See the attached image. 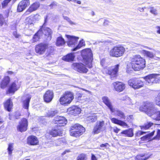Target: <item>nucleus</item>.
<instances>
[{"label": "nucleus", "mask_w": 160, "mask_h": 160, "mask_svg": "<svg viewBox=\"0 0 160 160\" xmlns=\"http://www.w3.org/2000/svg\"><path fill=\"white\" fill-rule=\"evenodd\" d=\"M32 16H29V17L26 18V20L27 23L28 24H31L32 23V21L31 19Z\"/></svg>", "instance_id": "obj_51"}, {"label": "nucleus", "mask_w": 160, "mask_h": 160, "mask_svg": "<svg viewBox=\"0 0 160 160\" xmlns=\"http://www.w3.org/2000/svg\"><path fill=\"white\" fill-rule=\"evenodd\" d=\"M83 59H85V61L84 62L86 66L89 68H91L92 67V61L93 60L92 55L88 57L87 56L86 58H83Z\"/></svg>", "instance_id": "obj_33"}, {"label": "nucleus", "mask_w": 160, "mask_h": 160, "mask_svg": "<svg viewBox=\"0 0 160 160\" xmlns=\"http://www.w3.org/2000/svg\"><path fill=\"white\" fill-rule=\"evenodd\" d=\"M54 96V93L52 90L46 91L43 95V100L44 102L48 103L52 100Z\"/></svg>", "instance_id": "obj_19"}, {"label": "nucleus", "mask_w": 160, "mask_h": 160, "mask_svg": "<svg viewBox=\"0 0 160 160\" xmlns=\"http://www.w3.org/2000/svg\"><path fill=\"white\" fill-rule=\"evenodd\" d=\"M31 99V97L29 96L25 100L22 101V107L26 110H28L29 108V102Z\"/></svg>", "instance_id": "obj_37"}, {"label": "nucleus", "mask_w": 160, "mask_h": 160, "mask_svg": "<svg viewBox=\"0 0 160 160\" xmlns=\"http://www.w3.org/2000/svg\"><path fill=\"white\" fill-rule=\"evenodd\" d=\"M119 67V64L106 67L102 69V72L103 74L109 76L111 80H113L116 79L118 76Z\"/></svg>", "instance_id": "obj_2"}, {"label": "nucleus", "mask_w": 160, "mask_h": 160, "mask_svg": "<svg viewBox=\"0 0 160 160\" xmlns=\"http://www.w3.org/2000/svg\"><path fill=\"white\" fill-rule=\"evenodd\" d=\"M21 82L18 80H14L9 84L6 91L7 94H14L15 92L18 90L21 86Z\"/></svg>", "instance_id": "obj_6"}, {"label": "nucleus", "mask_w": 160, "mask_h": 160, "mask_svg": "<svg viewBox=\"0 0 160 160\" xmlns=\"http://www.w3.org/2000/svg\"><path fill=\"white\" fill-rule=\"evenodd\" d=\"M146 133V132H143L141 131H137L135 134V135L136 136L139 137L143 134H144Z\"/></svg>", "instance_id": "obj_52"}, {"label": "nucleus", "mask_w": 160, "mask_h": 160, "mask_svg": "<svg viewBox=\"0 0 160 160\" xmlns=\"http://www.w3.org/2000/svg\"><path fill=\"white\" fill-rule=\"evenodd\" d=\"M62 130L61 129L54 128L49 131V132L46 134L45 137L48 139V138L49 135L53 137L61 136L62 135Z\"/></svg>", "instance_id": "obj_14"}, {"label": "nucleus", "mask_w": 160, "mask_h": 160, "mask_svg": "<svg viewBox=\"0 0 160 160\" xmlns=\"http://www.w3.org/2000/svg\"><path fill=\"white\" fill-rule=\"evenodd\" d=\"M74 98L73 93L70 91L65 92L60 98L59 101L61 105L66 106L70 104Z\"/></svg>", "instance_id": "obj_5"}, {"label": "nucleus", "mask_w": 160, "mask_h": 160, "mask_svg": "<svg viewBox=\"0 0 160 160\" xmlns=\"http://www.w3.org/2000/svg\"><path fill=\"white\" fill-rule=\"evenodd\" d=\"M4 109L9 112L11 111L13 107V104L11 98L6 100L3 103Z\"/></svg>", "instance_id": "obj_26"}, {"label": "nucleus", "mask_w": 160, "mask_h": 160, "mask_svg": "<svg viewBox=\"0 0 160 160\" xmlns=\"http://www.w3.org/2000/svg\"><path fill=\"white\" fill-rule=\"evenodd\" d=\"M102 102L107 107L111 112H114L115 111V108L113 107L111 102L108 98L107 96H103L102 98Z\"/></svg>", "instance_id": "obj_21"}, {"label": "nucleus", "mask_w": 160, "mask_h": 160, "mask_svg": "<svg viewBox=\"0 0 160 160\" xmlns=\"http://www.w3.org/2000/svg\"><path fill=\"white\" fill-rule=\"evenodd\" d=\"M87 157L86 154L81 153L77 157V160H87Z\"/></svg>", "instance_id": "obj_44"}, {"label": "nucleus", "mask_w": 160, "mask_h": 160, "mask_svg": "<svg viewBox=\"0 0 160 160\" xmlns=\"http://www.w3.org/2000/svg\"><path fill=\"white\" fill-rule=\"evenodd\" d=\"M10 11L9 9H7L3 10L1 13L0 12V27H2L4 24H6L5 19L8 18Z\"/></svg>", "instance_id": "obj_18"}, {"label": "nucleus", "mask_w": 160, "mask_h": 160, "mask_svg": "<svg viewBox=\"0 0 160 160\" xmlns=\"http://www.w3.org/2000/svg\"><path fill=\"white\" fill-rule=\"evenodd\" d=\"M40 7V3L39 2H35L32 3L26 10L25 13L27 14L37 10Z\"/></svg>", "instance_id": "obj_24"}, {"label": "nucleus", "mask_w": 160, "mask_h": 160, "mask_svg": "<svg viewBox=\"0 0 160 160\" xmlns=\"http://www.w3.org/2000/svg\"><path fill=\"white\" fill-rule=\"evenodd\" d=\"M149 116L156 121H160V111L153 109Z\"/></svg>", "instance_id": "obj_28"}, {"label": "nucleus", "mask_w": 160, "mask_h": 160, "mask_svg": "<svg viewBox=\"0 0 160 160\" xmlns=\"http://www.w3.org/2000/svg\"><path fill=\"white\" fill-rule=\"evenodd\" d=\"M48 16H46L44 18V22L42 26H43V27H45L46 25V23H47L48 21Z\"/></svg>", "instance_id": "obj_60"}, {"label": "nucleus", "mask_w": 160, "mask_h": 160, "mask_svg": "<svg viewBox=\"0 0 160 160\" xmlns=\"http://www.w3.org/2000/svg\"><path fill=\"white\" fill-rule=\"evenodd\" d=\"M109 144L108 143H105L104 144H102L100 145V147L101 148L105 147L106 148L107 146H109Z\"/></svg>", "instance_id": "obj_62"}, {"label": "nucleus", "mask_w": 160, "mask_h": 160, "mask_svg": "<svg viewBox=\"0 0 160 160\" xmlns=\"http://www.w3.org/2000/svg\"><path fill=\"white\" fill-rule=\"evenodd\" d=\"M98 117L94 114L87 117V120L90 122H94L97 120Z\"/></svg>", "instance_id": "obj_39"}, {"label": "nucleus", "mask_w": 160, "mask_h": 160, "mask_svg": "<svg viewBox=\"0 0 160 160\" xmlns=\"http://www.w3.org/2000/svg\"><path fill=\"white\" fill-rule=\"evenodd\" d=\"M41 28L42 30V36L44 35V38L46 39L51 40L53 33L52 29L48 27H43V26H41L39 28Z\"/></svg>", "instance_id": "obj_16"}, {"label": "nucleus", "mask_w": 160, "mask_h": 160, "mask_svg": "<svg viewBox=\"0 0 160 160\" xmlns=\"http://www.w3.org/2000/svg\"><path fill=\"white\" fill-rule=\"evenodd\" d=\"M130 67L135 71L143 70L146 67V60L140 55H133L130 58Z\"/></svg>", "instance_id": "obj_1"}, {"label": "nucleus", "mask_w": 160, "mask_h": 160, "mask_svg": "<svg viewBox=\"0 0 160 160\" xmlns=\"http://www.w3.org/2000/svg\"><path fill=\"white\" fill-rule=\"evenodd\" d=\"M155 132V130H153L151 133H150L149 134H147V136H148L149 138H151V137H152L154 134Z\"/></svg>", "instance_id": "obj_57"}, {"label": "nucleus", "mask_w": 160, "mask_h": 160, "mask_svg": "<svg viewBox=\"0 0 160 160\" xmlns=\"http://www.w3.org/2000/svg\"><path fill=\"white\" fill-rule=\"evenodd\" d=\"M30 5V0H22L18 3L17 8V12H20L24 10Z\"/></svg>", "instance_id": "obj_12"}, {"label": "nucleus", "mask_w": 160, "mask_h": 160, "mask_svg": "<svg viewBox=\"0 0 160 160\" xmlns=\"http://www.w3.org/2000/svg\"><path fill=\"white\" fill-rule=\"evenodd\" d=\"M158 76V74H151L144 77L143 78L148 83H152L157 81Z\"/></svg>", "instance_id": "obj_25"}, {"label": "nucleus", "mask_w": 160, "mask_h": 160, "mask_svg": "<svg viewBox=\"0 0 160 160\" xmlns=\"http://www.w3.org/2000/svg\"><path fill=\"white\" fill-rule=\"evenodd\" d=\"M8 4L4 0L2 3V7L4 8L8 6Z\"/></svg>", "instance_id": "obj_59"}, {"label": "nucleus", "mask_w": 160, "mask_h": 160, "mask_svg": "<svg viewBox=\"0 0 160 160\" xmlns=\"http://www.w3.org/2000/svg\"><path fill=\"white\" fill-rule=\"evenodd\" d=\"M48 44L47 43L41 42L36 44L35 46V51L38 55L44 54L48 48Z\"/></svg>", "instance_id": "obj_8"}, {"label": "nucleus", "mask_w": 160, "mask_h": 160, "mask_svg": "<svg viewBox=\"0 0 160 160\" xmlns=\"http://www.w3.org/2000/svg\"><path fill=\"white\" fill-rule=\"evenodd\" d=\"M153 140V138H149L147 135L143 136L140 138V141L141 143H145L147 142L152 141Z\"/></svg>", "instance_id": "obj_40"}, {"label": "nucleus", "mask_w": 160, "mask_h": 160, "mask_svg": "<svg viewBox=\"0 0 160 160\" xmlns=\"http://www.w3.org/2000/svg\"><path fill=\"white\" fill-rule=\"evenodd\" d=\"M75 56L73 53L71 52L64 56L62 59L64 61L71 62L74 61Z\"/></svg>", "instance_id": "obj_30"}, {"label": "nucleus", "mask_w": 160, "mask_h": 160, "mask_svg": "<svg viewBox=\"0 0 160 160\" xmlns=\"http://www.w3.org/2000/svg\"><path fill=\"white\" fill-rule=\"evenodd\" d=\"M111 122L115 124H117L122 127H128V125L123 121L118 119L115 118H111Z\"/></svg>", "instance_id": "obj_32"}, {"label": "nucleus", "mask_w": 160, "mask_h": 160, "mask_svg": "<svg viewBox=\"0 0 160 160\" xmlns=\"http://www.w3.org/2000/svg\"><path fill=\"white\" fill-rule=\"evenodd\" d=\"M49 6L50 7L51 9H52L54 7L57 6V4L56 2H53L50 4Z\"/></svg>", "instance_id": "obj_54"}, {"label": "nucleus", "mask_w": 160, "mask_h": 160, "mask_svg": "<svg viewBox=\"0 0 160 160\" xmlns=\"http://www.w3.org/2000/svg\"><path fill=\"white\" fill-rule=\"evenodd\" d=\"M155 132V130H153L151 133H150L149 134H147V136H148L149 138H151V137H152L154 134Z\"/></svg>", "instance_id": "obj_58"}, {"label": "nucleus", "mask_w": 160, "mask_h": 160, "mask_svg": "<svg viewBox=\"0 0 160 160\" xmlns=\"http://www.w3.org/2000/svg\"><path fill=\"white\" fill-rule=\"evenodd\" d=\"M120 130V129L117 127H115L113 129V131L116 133H118Z\"/></svg>", "instance_id": "obj_61"}, {"label": "nucleus", "mask_w": 160, "mask_h": 160, "mask_svg": "<svg viewBox=\"0 0 160 160\" xmlns=\"http://www.w3.org/2000/svg\"><path fill=\"white\" fill-rule=\"evenodd\" d=\"M54 51V49L53 48L50 49V52L48 53L47 56H50L52 55H53Z\"/></svg>", "instance_id": "obj_56"}, {"label": "nucleus", "mask_w": 160, "mask_h": 160, "mask_svg": "<svg viewBox=\"0 0 160 160\" xmlns=\"http://www.w3.org/2000/svg\"><path fill=\"white\" fill-rule=\"evenodd\" d=\"M150 156L147 154L144 153L137 155L135 158V160H146L150 157Z\"/></svg>", "instance_id": "obj_35"}, {"label": "nucleus", "mask_w": 160, "mask_h": 160, "mask_svg": "<svg viewBox=\"0 0 160 160\" xmlns=\"http://www.w3.org/2000/svg\"><path fill=\"white\" fill-rule=\"evenodd\" d=\"M72 65L73 69L79 73H86L88 71V69L86 68L85 65L82 63H74Z\"/></svg>", "instance_id": "obj_11"}, {"label": "nucleus", "mask_w": 160, "mask_h": 160, "mask_svg": "<svg viewBox=\"0 0 160 160\" xmlns=\"http://www.w3.org/2000/svg\"><path fill=\"white\" fill-rule=\"evenodd\" d=\"M108 21L107 20H104L103 22V25L104 26H106L108 25Z\"/></svg>", "instance_id": "obj_64"}, {"label": "nucleus", "mask_w": 160, "mask_h": 160, "mask_svg": "<svg viewBox=\"0 0 160 160\" xmlns=\"http://www.w3.org/2000/svg\"><path fill=\"white\" fill-rule=\"evenodd\" d=\"M121 136H124L128 137H132L133 136V129L130 128L126 130L122 131L119 134Z\"/></svg>", "instance_id": "obj_31"}, {"label": "nucleus", "mask_w": 160, "mask_h": 160, "mask_svg": "<svg viewBox=\"0 0 160 160\" xmlns=\"http://www.w3.org/2000/svg\"><path fill=\"white\" fill-rule=\"evenodd\" d=\"M27 143L31 146H36L39 144V141L38 138L36 136L31 135L27 137Z\"/></svg>", "instance_id": "obj_22"}, {"label": "nucleus", "mask_w": 160, "mask_h": 160, "mask_svg": "<svg viewBox=\"0 0 160 160\" xmlns=\"http://www.w3.org/2000/svg\"><path fill=\"white\" fill-rule=\"evenodd\" d=\"M13 143H10L8 145L7 150L9 155H11L12 154V152L13 150Z\"/></svg>", "instance_id": "obj_45"}, {"label": "nucleus", "mask_w": 160, "mask_h": 160, "mask_svg": "<svg viewBox=\"0 0 160 160\" xmlns=\"http://www.w3.org/2000/svg\"><path fill=\"white\" fill-rule=\"evenodd\" d=\"M155 102L156 105L160 107V92L158 93L156 97Z\"/></svg>", "instance_id": "obj_46"}, {"label": "nucleus", "mask_w": 160, "mask_h": 160, "mask_svg": "<svg viewBox=\"0 0 160 160\" xmlns=\"http://www.w3.org/2000/svg\"><path fill=\"white\" fill-rule=\"evenodd\" d=\"M116 115L117 116L119 117L121 119H125L126 118V116L125 114L121 111H117Z\"/></svg>", "instance_id": "obj_43"}, {"label": "nucleus", "mask_w": 160, "mask_h": 160, "mask_svg": "<svg viewBox=\"0 0 160 160\" xmlns=\"http://www.w3.org/2000/svg\"><path fill=\"white\" fill-rule=\"evenodd\" d=\"M65 36L68 39L67 44L69 47L75 46L78 42L79 38L74 36L65 35Z\"/></svg>", "instance_id": "obj_15"}, {"label": "nucleus", "mask_w": 160, "mask_h": 160, "mask_svg": "<svg viewBox=\"0 0 160 160\" xmlns=\"http://www.w3.org/2000/svg\"><path fill=\"white\" fill-rule=\"evenodd\" d=\"M53 123L57 125V127H62L65 125L67 122L66 119L62 116H57L53 119Z\"/></svg>", "instance_id": "obj_13"}, {"label": "nucleus", "mask_w": 160, "mask_h": 160, "mask_svg": "<svg viewBox=\"0 0 160 160\" xmlns=\"http://www.w3.org/2000/svg\"><path fill=\"white\" fill-rule=\"evenodd\" d=\"M104 125V121H102L97 122L93 127L92 133L94 134H98L99 133L102 131Z\"/></svg>", "instance_id": "obj_20"}, {"label": "nucleus", "mask_w": 160, "mask_h": 160, "mask_svg": "<svg viewBox=\"0 0 160 160\" xmlns=\"http://www.w3.org/2000/svg\"><path fill=\"white\" fill-rule=\"evenodd\" d=\"M67 112L70 115L76 116L81 113V109L77 106L73 105L68 109Z\"/></svg>", "instance_id": "obj_23"}, {"label": "nucleus", "mask_w": 160, "mask_h": 160, "mask_svg": "<svg viewBox=\"0 0 160 160\" xmlns=\"http://www.w3.org/2000/svg\"><path fill=\"white\" fill-rule=\"evenodd\" d=\"M85 131V128L78 123L72 125L70 129L69 133L71 136L78 138L82 135Z\"/></svg>", "instance_id": "obj_4"}, {"label": "nucleus", "mask_w": 160, "mask_h": 160, "mask_svg": "<svg viewBox=\"0 0 160 160\" xmlns=\"http://www.w3.org/2000/svg\"><path fill=\"white\" fill-rule=\"evenodd\" d=\"M85 46V42L83 39L79 41L78 45L75 48L72 49L71 51H76Z\"/></svg>", "instance_id": "obj_38"}, {"label": "nucleus", "mask_w": 160, "mask_h": 160, "mask_svg": "<svg viewBox=\"0 0 160 160\" xmlns=\"http://www.w3.org/2000/svg\"><path fill=\"white\" fill-rule=\"evenodd\" d=\"M66 43V41L61 35L57 38L56 42V45L57 46H61L64 45Z\"/></svg>", "instance_id": "obj_34"}, {"label": "nucleus", "mask_w": 160, "mask_h": 160, "mask_svg": "<svg viewBox=\"0 0 160 160\" xmlns=\"http://www.w3.org/2000/svg\"><path fill=\"white\" fill-rule=\"evenodd\" d=\"M129 86L135 89H139L144 86L143 82L141 80L137 78H133L128 81Z\"/></svg>", "instance_id": "obj_7"}, {"label": "nucleus", "mask_w": 160, "mask_h": 160, "mask_svg": "<svg viewBox=\"0 0 160 160\" xmlns=\"http://www.w3.org/2000/svg\"><path fill=\"white\" fill-rule=\"evenodd\" d=\"M42 28H39L33 35L32 39V42L35 43L39 41L41 37L42 36Z\"/></svg>", "instance_id": "obj_29"}, {"label": "nucleus", "mask_w": 160, "mask_h": 160, "mask_svg": "<svg viewBox=\"0 0 160 160\" xmlns=\"http://www.w3.org/2000/svg\"><path fill=\"white\" fill-rule=\"evenodd\" d=\"M154 140H160V129H158L157 131L156 135L153 138Z\"/></svg>", "instance_id": "obj_49"}, {"label": "nucleus", "mask_w": 160, "mask_h": 160, "mask_svg": "<svg viewBox=\"0 0 160 160\" xmlns=\"http://www.w3.org/2000/svg\"><path fill=\"white\" fill-rule=\"evenodd\" d=\"M82 94L80 93L79 92H78L76 93V96L75 97L76 99L77 100V101L79 102L82 100Z\"/></svg>", "instance_id": "obj_48"}, {"label": "nucleus", "mask_w": 160, "mask_h": 160, "mask_svg": "<svg viewBox=\"0 0 160 160\" xmlns=\"http://www.w3.org/2000/svg\"><path fill=\"white\" fill-rule=\"evenodd\" d=\"M10 82V79L8 76L4 77L2 79L0 83V88L2 89L6 88L9 85Z\"/></svg>", "instance_id": "obj_27"}, {"label": "nucleus", "mask_w": 160, "mask_h": 160, "mask_svg": "<svg viewBox=\"0 0 160 160\" xmlns=\"http://www.w3.org/2000/svg\"><path fill=\"white\" fill-rule=\"evenodd\" d=\"M12 35L16 38H19L21 36V35L18 33L16 31H15L12 32Z\"/></svg>", "instance_id": "obj_53"}, {"label": "nucleus", "mask_w": 160, "mask_h": 160, "mask_svg": "<svg viewBox=\"0 0 160 160\" xmlns=\"http://www.w3.org/2000/svg\"><path fill=\"white\" fill-rule=\"evenodd\" d=\"M57 112L56 111H49L47 114V116L49 117H52L55 116Z\"/></svg>", "instance_id": "obj_47"}, {"label": "nucleus", "mask_w": 160, "mask_h": 160, "mask_svg": "<svg viewBox=\"0 0 160 160\" xmlns=\"http://www.w3.org/2000/svg\"><path fill=\"white\" fill-rule=\"evenodd\" d=\"M154 124L153 122H148L144 123L143 125L140 126L141 129L142 130H146L149 129Z\"/></svg>", "instance_id": "obj_36"}, {"label": "nucleus", "mask_w": 160, "mask_h": 160, "mask_svg": "<svg viewBox=\"0 0 160 160\" xmlns=\"http://www.w3.org/2000/svg\"><path fill=\"white\" fill-rule=\"evenodd\" d=\"M139 109L140 111L144 112L149 116L153 108L150 102L146 101L142 103L139 107Z\"/></svg>", "instance_id": "obj_9"}, {"label": "nucleus", "mask_w": 160, "mask_h": 160, "mask_svg": "<svg viewBox=\"0 0 160 160\" xmlns=\"http://www.w3.org/2000/svg\"><path fill=\"white\" fill-rule=\"evenodd\" d=\"M66 141L65 139L63 138H59L57 139L55 142L56 146H59L64 143H66Z\"/></svg>", "instance_id": "obj_41"}, {"label": "nucleus", "mask_w": 160, "mask_h": 160, "mask_svg": "<svg viewBox=\"0 0 160 160\" xmlns=\"http://www.w3.org/2000/svg\"><path fill=\"white\" fill-rule=\"evenodd\" d=\"M112 85L114 90L118 92L123 91L126 88L125 84L121 82H115L112 83Z\"/></svg>", "instance_id": "obj_17"}, {"label": "nucleus", "mask_w": 160, "mask_h": 160, "mask_svg": "<svg viewBox=\"0 0 160 160\" xmlns=\"http://www.w3.org/2000/svg\"><path fill=\"white\" fill-rule=\"evenodd\" d=\"M21 116V114L20 113L16 112L14 115V118L16 119H18Z\"/></svg>", "instance_id": "obj_55"}, {"label": "nucleus", "mask_w": 160, "mask_h": 160, "mask_svg": "<svg viewBox=\"0 0 160 160\" xmlns=\"http://www.w3.org/2000/svg\"><path fill=\"white\" fill-rule=\"evenodd\" d=\"M126 52L125 48L121 44H119L113 46L109 52L110 57L118 58L124 55Z\"/></svg>", "instance_id": "obj_3"}, {"label": "nucleus", "mask_w": 160, "mask_h": 160, "mask_svg": "<svg viewBox=\"0 0 160 160\" xmlns=\"http://www.w3.org/2000/svg\"><path fill=\"white\" fill-rule=\"evenodd\" d=\"M28 126V119L25 118H22L19 122L17 126V129L21 132H25L27 130Z\"/></svg>", "instance_id": "obj_10"}, {"label": "nucleus", "mask_w": 160, "mask_h": 160, "mask_svg": "<svg viewBox=\"0 0 160 160\" xmlns=\"http://www.w3.org/2000/svg\"><path fill=\"white\" fill-rule=\"evenodd\" d=\"M91 160H98L97 158L93 154H91Z\"/></svg>", "instance_id": "obj_63"}, {"label": "nucleus", "mask_w": 160, "mask_h": 160, "mask_svg": "<svg viewBox=\"0 0 160 160\" xmlns=\"http://www.w3.org/2000/svg\"><path fill=\"white\" fill-rule=\"evenodd\" d=\"M143 52L145 56L149 58H152L154 57V55L152 52L146 50H143Z\"/></svg>", "instance_id": "obj_42"}, {"label": "nucleus", "mask_w": 160, "mask_h": 160, "mask_svg": "<svg viewBox=\"0 0 160 160\" xmlns=\"http://www.w3.org/2000/svg\"><path fill=\"white\" fill-rule=\"evenodd\" d=\"M150 12L151 13L155 15L157 14V10L156 9L154 8L153 7H150Z\"/></svg>", "instance_id": "obj_50"}]
</instances>
